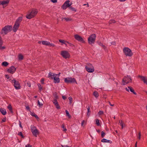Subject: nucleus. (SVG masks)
<instances>
[{
    "instance_id": "1",
    "label": "nucleus",
    "mask_w": 147,
    "mask_h": 147,
    "mask_svg": "<svg viewBox=\"0 0 147 147\" xmlns=\"http://www.w3.org/2000/svg\"><path fill=\"white\" fill-rule=\"evenodd\" d=\"M11 26H6L3 27L1 31L0 32V34L4 36L7 34L8 32L11 31L12 29Z\"/></svg>"
},
{
    "instance_id": "2",
    "label": "nucleus",
    "mask_w": 147,
    "mask_h": 147,
    "mask_svg": "<svg viewBox=\"0 0 147 147\" xmlns=\"http://www.w3.org/2000/svg\"><path fill=\"white\" fill-rule=\"evenodd\" d=\"M38 13V11L36 9H32L29 13L26 16L27 19H30L34 17Z\"/></svg>"
},
{
    "instance_id": "3",
    "label": "nucleus",
    "mask_w": 147,
    "mask_h": 147,
    "mask_svg": "<svg viewBox=\"0 0 147 147\" xmlns=\"http://www.w3.org/2000/svg\"><path fill=\"white\" fill-rule=\"evenodd\" d=\"M124 53L126 57H131L133 55L131 50L128 47H125L123 49Z\"/></svg>"
},
{
    "instance_id": "4",
    "label": "nucleus",
    "mask_w": 147,
    "mask_h": 147,
    "mask_svg": "<svg viewBox=\"0 0 147 147\" xmlns=\"http://www.w3.org/2000/svg\"><path fill=\"white\" fill-rule=\"evenodd\" d=\"M96 35L95 34H93L90 35L88 38V43L91 45L94 44L95 42Z\"/></svg>"
},
{
    "instance_id": "5",
    "label": "nucleus",
    "mask_w": 147,
    "mask_h": 147,
    "mask_svg": "<svg viewBox=\"0 0 147 147\" xmlns=\"http://www.w3.org/2000/svg\"><path fill=\"white\" fill-rule=\"evenodd\" d=\"M72 4V3H70V1L68 0L65 1L63 4L61 6V8L63 9H65L68 7H69Z\"/></svg>"
},
{
    "instance_id": "6",
    "label": "nucleus",
    "mask_w": 147,
    "mask_h": 147,
    "mask_svg": "<svg viewBox=\"0 0 147 147\" xmlns=\"http://www.w3.org/2000/svg\"><path fill=\"white\" fill-rule=\"evenodd\" d=\"M65 82L66 83H74L76 82L77 83L76 80L74 78H67L64 79Z\"/></svg>"
},
{
    "instance_id": "7",
    "label": "nucleus",
    "mask_w": 147,
    "mask_h": 147,
    "mask_svg": "<svg viewBox=\"0 0 147 147\" xmlns=\"http://www.w3.org/2000/svg\"><path fill=\"white\" fill-rule=\"evenodd\" d=\"M85 68L86 71L89 72H93L94 70L92 65L90 63L88 64L86 66Z\"/></svg>"
},
{
    "instance_id": "8",
    "label": "nucleus",
    "mask_w": 147,
    "mask_h": 147,
    "mask_svg": "<svg viewBox=\"0 0 147 147\" xmlns=\"http://www.w3.org/2000/svg\"><path fill=\"white\" fill-rule=\"evenodd\" d=\"M122 81L124 82L123 85H124L129 82H131L132 80L130 76H125L124 78L123 79Z\"/></svg>"
},
{
    "instance_id": "9",
    "label": "nucleus",
    "mask_w": 147,
    "mask_h": 147,
    "mask_svg": "<svg viewBox=\"0 0 147 147\" xmlns=\"http://www.w3.org/2000/svg\"><path fill=\"white\" fill-rule=\"evenodd\" d=\"M61 55L65 59L69 58L70 57V55L68 52L66 51H61Z\"/></svg>"
},
{
    "instance_id": "10",
    "label": "nucleus",
    "mask_w": 147,
    "mask_h": 147,
    "mask_svg": "<svg viewBox=\"0 0 147 147\" xmlns=\"http://www.w3.org/2000/svg\"><path fill=\"white\" fill-rule=\"evenodd\" d=\"M12 81L14 83V86L16 89L18 90L20 88L21 86L18 81L15 80H13Z\"/></svg>"
},
{
    "instance_id": "11",
    "label": "nucleus",
    "mask_w": 147,
    "mask_h": 147,
    "mask_svg": "<svg viewBox=\"0 0 147 147\" xmlns=\"http://www.w3.org/2000/svg\"><path fill=\"white\" fill-rule=\"evenodd\" d=\"M74 38L78 41L82 43H84L85 42L84 41L81 36L78 34H76L74 35Z\"/></svg>"
},
{
    "instance_id": "12",
    "label": "nucleus",
    "mask_w": 147,
    "mask_h": 147,
    "mask_svg": "<svg viewBox=\"0 0 147 147\" xmlns=\"http://www.w3.org/2000/svg\"><path fill=\"white\" fill-rule=\"evenodd\" d=\"M16 70V68L14 66H11L8 69L7 71L11 74H13Z\"/></svg>"
},
{
    "instance_id": "13",
    "label": "nucleus",
    "mask_w": 147,
    "mask_h": 147,
    "mask_svg": "<svg viewBox=\"0 0 147 147\" xmlns=\"http://www.w3.org/2000/svg\"><path fill=\"white\" fill-rule=\"evenodd\" d=\"M59 74H56L50 72L49 73L48 78H51L52 79H53L54 77L55 76H57L58 75V76L59 77Z\"/></svg>"
},
{
    "instance_id": "14",
    "label": "nucleus",
    "mask_w": 147,
    "mask_h": 147,
    "mask_svg": "<svg viewBox=\"0 0 147 147\" xmlns=\"http://www.w3.org/2000/svg\"><path fill=\"white\" fill-rule=\"evenodd\" d=\"M53 102L57 109H60V107L59 104L57 100H56L55 99H53Z\"/></svg>"
},
{
    "instance_id": "15",
    "label": "nucleus",
    "mask_w": 147,
    "mask_h": 147,
    "mask_svg": "<svg viewBox=\"0 0 147 147\" xmlns=\"http://www.w3.org/2000/svg\"><path fill=\"white\" fill-rule=\"evenodd\" d=\"M125 89L128 92H129V90L130 91L132 92L134 94L136 95V93L135 92L134 90L131 86H128L127 88H125Z\"/></svg>"
},
{
    "instance_id": "16",
    "label": "nucleus",
    "mask_w": 147,
    "mask_h": 147,
    "mask_svg": "<svg viewBox=\"0 0 147 147\" xmlns=\"http://www.w3.org/2000/svg\"><path fill=\"white\" fill-rule=\"evenodd\" d=\"M20 26L19 24L15 23L13 27V30L15 32H16Z\"/></svg>"
},
{
    "instance_id": "17",
    "label": "nucleus",
    "mask_w": 147,
    "mask_h": 147,
    "mask_svg": "<svg viewBox=\"0 0 147 147\" xmlns=\"http://www.w3.org/2000/svg\"><path fill=\"white\" fill-rule=\"evenodd\" d=\"M138 77L141 78L142 80L144 82V83L147 85V78L146 77L140 75L138 76Z\"/></svg>"
},
{
    "instance_id": "18",
    "label": "nucleus",
    "mask_w": 147,
    "mask_h": 147,
    "mask_svg": "<svg viewBox=\"0 0 147 147\" xmlns=\"http://www.w3.org/2000/svg\"><path fill=\"white\" fill-rule=\"evenodd\" d=\"M58 75L57 76H55L54 77V78L53 79L54 80V82L55 83H58L60 82V80L58 76Z\"/></svg>"
},
{
    "instance_id": "19",
    "label": "nucleus",
    "mask_w": 147,
    "mask_h": 147,
    "mask_svg": "<svg viewBox=\"0 0 147 147\" xmlns=\"http://www.w3.org/2000/svg\"><path fill=\"white\" fill-rule=\"evenodd\" d=\"M10 0H3L1 1V5H7L9 2Z\"/></svg>"
},
{
    "instance_id": "20",
    "label": "nucleus",
    "mask_w": 147,
    "mask_h": 147,
    "mask_svg": "<svg viewBox=\"0 0 147 147\" xmlns=\"http://www.w3.org/2000/svg\"><path fill=\"white\" fill-rule=\"evenodd\" d=\"M22 20V17H19L16 20L15 23L18 24L20 25V23Z\"/></svg>"
},
{
    "instance_id": "21",
    "label": "nucleus",
    "mask_w": 147,
    "mask_h": 147,
    "mask_svg": "<svg viewBox=\"0 0 147 147\" xmlns=\"http://www.w3.org/2000/svg\"><path fill=\"white\" fill-rule=\"evenodd\" d=\"M32 133L34 136L36 137L37 136V134H38L39 132L37 129H35V131H32Z\"/></svg>"
},
{
    "instance_id": "22",
    "label": "nucleus",
    "mask_w": 147,
    "mask_h": 147,
    "mask_svg": "<svg viewBox=\"0 0 147 147\" xmlns=\"http://www.w3.org/2000/svg\"><path fill=\"white\" fill-rule=\"evenodd\" d=\"M41 42L42 44L44 45L48 46L49 45V42L47 41H42Z\"/></svg>"
},
{
    "instance_id": "23",
    "label": "nucleus",
    "mask_w": 147,
    "mask_h": 147,
    "mask_svg": "<svg viewBox=\"0 0 147 147\" xmlns=\"http://www.w3.org/2000/svg\"><path fill=\"white\" fill-rule=\"evenodd\" d=\"M0 111L2 114L3 115H5L6 114L7 112L6 111L5 109L1 108L0 109Z\"/></svg>"
},
{
    "instance_id": "24",
    "label": "nucleus",
    "mask_w": 147,
    "mask_h": 147,
    "mask_svg": "<svg viewBox=\"0 0 147 147\" xmlns=\"http://www.w3.org/2000/svg\"><path fill=\"white\" fill-rule=\"evenodd\" d=\"M101 142H109L110 143H112V142L111 141L105 138L103 139L102 140Z\"/></svg>"
},
{
    "instance_id": "25",
    "label": "nucleus",
    "mask_w": 147,
    "mask_h": 147,
    "mask_svg": "<svg viewBox=\"0 0 147 147\" xmlns=\"http://www.w3.org/2000/svg\"><path fill=\"white\" fill-rule=\"evenodd\" d=\"M7 108L9 109L11 113H13V112L12 111V107L10 104H9L7 106Z\"/></svg>"
},
{
    "instance_id": "26",
    "label": "nucleus",
    "mask_w": 147,
    "mask_h": 147,
    "mask_svg": "<svg viewBox=\"0 0 147 147\" xmlns=\"http://www.w3.org/2000/svg\"><path fill=\"white\" fill-rule=\"evenodd\" d=\"M8 63L6 61H4L2 63L1 65L3 66L7 67L8 65Z\"/></svg>"
},
{
    "instance_id": "27",
    "label": "nucleus",
    "mask_w": 147,
    "mask_h": 147,
    "mask_svg": "<svg viewBox=\"0 0 147 147\" xmlns=\"http://www.w3.org/2000/svg\"><path fill=\"white\" fill-rule=\"evenodd\" d=\"M37 129L36 127L34 126V125H31V131L32 132V131H35V129Z\"/></svg>"
},
{
    "instance_id": "28",
    "label": "nucleus",
    "mask_w": 147,
    "mask_h": 147,
    "mask_svg": "<svg viewBox=\"0 0 147 147\" xmlns=\"http://www.w3.org/2000/svg\"><path fill=\"white\" fill-rule=\"evenodd\" d=\"M53 96L54 97V98L53 99H55L56 100H57V99L58 98V96H57V93L55 92Z\"/></svg>"
},
{
    "instance_id": "29",
    "label": "nucleus",
    "mask_w": 147,
    "mask_h": 147,
    "mask_svg": "<svg viewBox=\"0 0 147 147\" xmlns=\"http://www.w3.org/2000/svg\"><path fill=\"white\" fill-rule=\"evenodd\" d=\"M59 41L61 43H62L63 44H65L66 45H67L66 44V42L67 43V42L66 41H65L63 40L62 39H60L59 40Z\"/></svg>"
},
{
    "instance_id": "30",
    "label": "nucleus",
    "mask_w": 147,
    "mask_h": 147,
    "mask_svg": "<svg viewBox=\"0 0 147 147\" xmlns=\"http://www.w3.org/2000/svg\"><path fill=\"white\" fill-rule=\"evenodd\" d=\"M18 58L19 60H22L23 59V56L21 54H19L18 56Z\"/></svg>"
},
{
    "instance_id": "31",
    "label": "nucleus",
    "mask_w": 147,
    "mask_h": 147,
    "mask_svg": "<svg viewBox=\"0 0 147 147\" xmlns=\"http://www.w3.org/2000/svg\"><path fill=\"white\" fill-rule=\"evenodd\" d=\"M93 95L96 98L98 97L99 96L98 92L96 91H94L93 92Z\"/></svg>"
},
{
    "instance_id": "32",
    "label": "nucleus",
    "mask_w": 147,
    "mask_h": 147,
    "mask_svg": "<svg viewBox=\"0 0 147 147\" xmlns=\"http://www.w3.org/2000/svg\"><path fill=\"white\" fill-rule=\"evenodd\" d=\"M63 19H65V20L66 21H70L71 20V19L66 18H62V20H63Z\"/></svg>"
},
{
    "instance_id": "33",
    "label": "nucleus",
    "mask_w": 147,
    "mask_h": 147,
    "mask_svg": "<svg viewBox=\"0 0 147 147\" xmlns=\"http://www.w3.org/2000/svg\"><path fill=\"white\" fill-rule=\"evenodd\" d=\"M65 113H66V116H68L69 118H71V116L69 115V113L68 112V111L67 110H65Z\"/></svg>"
},
{
    "instance_id": "34",
    "label": "nucleus",
    "mask_w": 147,
    "mask_h": 147,
    "mask_svg": "<svg viewBox=\"0 0 147 147\" xmlns=\"http://www.w3.org/2000/svg\"><path fill=\"white\" fill-rule=\"evenodd\" d=\"M69 8L72 11H74L75 12H76L77 11L76 9L75 8L72 7V6H70L69 7Z\"/></svg>"
},
{
    "instance_id": "35",
    "label": "nucleus",
    "mask_w": 147,
    "mask_h": 147,
    "mask_svg": "<svg viewBox=\"0 0 147 147\" xmlns=\"http://www.w3.org/2000/svg\"><path fill=\"white\" fill-rule=\"evenodd\" d=\"M96 123L98 126H99L100 125L99 120L98 119H96Z\"/></svg>"
},
{
    "instance_id": "36",
    "label": "nucleus",
    "mask_w": 147,
    "mask_h": 147,
    "mask_svg": "<svg viewBox=\"0 0 147 147\" xmlns=\"http://www.w3.org/2000/svg\"><path fill=\"white\" fill-rule=\"evenodd\" d=\"M62 128L63 129V131H67L65 127V125L64 124H63L61 126Z\"/></svg>"
},
{
    "instance_id": "37",
    "label": "nucleus",
    "mask_w": 147,
    "mask_h": 147,
    "mask_svg": "<svg viewBox=\"0 0 147 147\" xmlns=\"http://www.w3.org/2000/svg\"><path fill=\"white\" fill-rule=\"evenodd\" d=\"M38 104L40 107H41L43 105V104L42 103H40L39 100L38 101Z\"/></svg>"
},
{
    "instance_id": "38",
    "label": "nucleus",
    "mask_w": 147,
    "mask_h": 147,
    "mask_svg": "<svg viewBox=\"0 0 147 147\" xmlns=\"http://www.w3.org/2000/svg\"><path fill=\"white\" fill-rule=\"evenodd\" d=\"M115 21L114 20H110L109 22V23L110 24L113 23H115Z\"/></svg>"
},
{
    "instance_id": "39",
    "label": "nucleus",
    "mask_w": 147,
    "mask_h": 147,
    "mask_svg": "<svg viewBox=\"0 0 147 147\" xmlns=\"http://www.w3.org/2000/svg\"><path fill=\"white\" fill-rule=\"evenodd\" d=\"M37 85L38 86V88L40 90H41L42 89V88L41 87V85L39 83Z\"/></svg>"
},
{
    "instance_id": "40",
    "label": "nucleus",
    "mask_w": 147,
    "mask_h": 147,
    "mask_svg": "<svg viewBox=\"0 0 147 147\" xmlns=\"http://www.w3.org/2000/svg\"><path fill=\"white\" fill-rule=\"evenodd\" d=\"M31 115L32 116H34V117H35L36 118H37H37H38V116H37L36 114H35L34 113H31Z\"/></svg>"
},
{
    "instance_id": "41",
    "label": "nucleus",
    "mask_w": 147,
    "mask_h": 147,
    "mask_svg": "<svg viewBox=\"0 0 147 147\" xmlns=\"http://www.w3.org/2000/svg\"><path fill=\"white\" fill-rule=\"evenodd\" d=\"M18 135H19V136H21L22 138H24V137L23 135L22 132H19L18 134Z\"/></svg>"
},
{
    "instance_id": "42",
    "label": "nucleus",
    "mask_w": 147,
    "mask_h": 147,
    "mask_svg": "<svg viewBox=\"0 0 147 147\" xmlns=\"http://www.w3.org/2000/svg\"><path fill=\"white\" fill-rule=\"evenodd\" d=\"M68 99L69 101V104H71L72 103V98L71 97L68 98Z\"/></svg>"
},
{
    "instance_id": "43",
    "label": "nucleus",
    "mask_w": 147,
    "mask_h": 147,
    "mask_svg": "<svg viewBox=\"0 0 147 147\" xmlns=\"http://www.w3.org/2000/svg\"><path fill=\"white\" fill-rule=\"evenodd\" d=\"M123 125L124 123L121 120V122H120V125L121 127V128L123 129Z\"/></svg>"
},
{
    "instance_id": "44",
    "label": "nucleus",
    "mask_w": 147,
    "mask_h": 147,
    "mask_svg": "<svg viewBox=\"0 0 147 147\" xmlns=\"http://www.w3.org/2000/svg\"><path fill=\"white\" fill-rule=\"evenodd\" d=\"M3 44V41L2 40V38L0 36V47L2 46Z\"/></svg>"
},
{
    "instance_id": "45",
    "label": "nucleus",
    "mask_w": 147,
    "mask_h": 147,
    "mask_svg": "<svg viewBox=\"0 0 147 147\" xmlns=\"http://www.w3.org/2000/svg\"><path fill=\"white\" fill-rule=\"evenodd\" d=\"M105 135V133L103 131L101 132V137L102 138H103Z\"/></svg>"
},
{
    "instance_id": "46",
    "label": "nucleus",
    "mask_w": 147,
    "mask_h": 147,
    "mask_svg": "<svg viewBox=\"0 0 147 147\" xmlns=\"http://www.w3.org/2000/svg\"><path fill=\"white\" fill-rule=\"evenodd\" d=\"M103 112L102 111H100L98 113V114L99 115H102L103 114Z\"/></svg>"
},
{
    "instance_id": "47",
    "label": "nucleus",
    "mask_w": 147,
    "mask_h": 147,
    "mask_svg": "<svg viewBox=\"0 0 147 147\" xmlns=\"http://www.w3.org/2000/svg\"><path fill=\"white\" fill-rule=\"evenodd\" d=\"M50 47H54L55 46V45L54 44H52V43H51L49 42V45H48Z\"/></svg>"
},
{
    "instance_id": "48",
    "label": "nucleus",
    "mask_w": 147,
    "mask_h": 147,
    "mask_svg": "<svg viewBox=\"0 0 147 147\" xmlns=\"http://www.w3.org/2000/svg\"><path fill=\"white\" fill-rule=\"evenodd\" d=\"M141 136V134L140 132H139V133H138V139L139 140H140V139Z\"/></svg>"
},
{
    "instance_id": "49",
    "label": "nucleus",
    "mask_w": 147,
    "mask_h": 147,
    "mask_svg": "<svg viewBox=\"0 0 147 147\" xmlns=\"http://www.w3.org/2000/svg\"><path fill=\"white\" fill-rule=\"evenodd\" d=\"M67 43H68L69 45V46L70 47H73L74 46V45L73 44L70 43H69L68 42H67Z\"/></svg>"
},
{
    "instance_id": "50",
    "label": "nucleus",
    "mask_w": 147,
    "mask_h": 147,
    "mask_svg": "<svg viewBox=\"0 0 147 147\" xmlns=\"http://www.w3.org/2000/svg\"><path fill=\"white\" fill-rule=\"evenodd\" d=\"M44 78H42L41 80V84H44Z\"/></svg>"
},
{
    "instance_id": "51",
    "label": "nucleus",
    "mask_w": 147,
    "mask_h": 147,
    "mask_svg": "<svg viewBox=\"0 0 147 147\" xmlns=\"http://www.w3.org/2000/svg\"><path fill=\"white\" fill-rule=\"evenodd\" d=\"M5 77L7 78V79H8L9 78L10 76L9 75H5Z\"/></svg>"
},
{
    "instance_id": "52",
    "label": "nucleus",
    "mask_w": 147,
    "mask_h": 147,
    "mask_svg": "<svg viewBox=\"0 0 147 147\" xmlns=\"http://www.w3.org/2000/svg\"><path fill=\"white\" fill-rule=\"evenodd\" d=\"M88 110V112L90 113V107L88 106V108H87Z\"/></svg>"
},
{
    "instance_id": "53",
    "label": "nucleus",
    "mask_w": 147,
    "mask_h": 147,
    "mask_svg": "<svg viewBox=\"0 0 147 147\" xmlns=\"http://www.w3.org/2000/svg\"><path fill=\"white\" fill-rule=\"evenodd\" d=\"M86 123L85 121L84 120H83L81 123L82 126H83L84 123Z\"/></svg>"
},
{
    "instance_id": "54",
    "label": "nucleus",
    "mask_w": 147,
    "mask_h": 147,
    "mask_svg": "<svg viewBox=\"0 0 147 147\" xmlns=\"http://www.w3.org/2000/svg\"><path fill=\"white\" fill-rule=\"evenodd\" d=\"M51 1L53 3H55L57 2V0H51Z\"/></svg>"
},
{
    "instance_id": "55",
    "label": "nucleus",
    "mask_w": 147,
    "mask_h": 147,
    "mask_svg": "<svg viewBox=\"0 0 147 147\" xmlns=\"http://www.w3.org/2000/svg\"><path fill=\"white\" fill-rule=\"evenodd\" d=\"M111 44L114 45H116V43L115 42H111Z\"/></svg>"
},
{
    "instance_id": "56",
    "label": "nucleus",
    "mask_w": 147,
    "mask_h": 147,
    "mask_svg": "<svg viewBox=\"0 0 147 147\" xmlns=\"http://www.w3.org/2000/svg\"><path fill=\"white\" fill-rule=\"evenodd\" d=\"M5 47L4 46L1 47V46L0 47V49H5Z\"/></svg>"
},
{
    "instance_id": "57",
    "label": "nucleus",
    "mask_w": 147,
    "mask_h": 147,
    "mask_svg": "<svg viewBox=\"0 0 147 147\" xmlns=\"http://www.w3.org/2000/svg\"><path fill=\"white\" fill-rule=\"evenodd\" d=\"M27 85L29 87H30V82H28L27 83Z\"/></svg>"
},
{
    "instance_id": "58",
    "label": "nucleus",
    "mask_w": 147,
    "mask_h": 147,
    "mask_svg": "<svg viewBox=\"0 0 147 147\" xmlns=\"http://www.w3.org/2000/svg\"><path fill=\"white\" fill-rule=\"evenodd\" d=\"M102 47L104 48V49H105L106 48V47L104 45H102Z\"/></svg>"
},
{
    "instance_id": "59",
    "label": "nucleus",
    "mask_w": 147,
    "mask_h": 147,
    "mask_svg": "<svg viewBox=\"0 0 147 147\" xmlns=\"http://www.w3.org/2000/svg\"><path fill=\"white\" fill-rule=\"evenodd\" d=\"M31 146L30 145V144H28L26 146V147H31Z\"/></svg>"
},
{
    "instance_id": "60",
    "label": "nucleus",
    "mask_w": 147,
    "mask_h": 147,
    "mask_svg": "<svg viewBox=\"0 0 147 147\" xmlns=\"http://www.w3.org/2000/svg\"><path fill=\"white\" fill-rule=\"evenodd\" d=\"M98 44L100 46H101L103 45L102 44L101 42H98Z\"/></svg>"
},
{
    "instance_id": "61",
    "label": "nucleus",
    "mask_w": 147,
    "mask_h": 147,
    "mask_svg": "<svg viewBox=\"0 0 147 147\" xmlns=\"http://www.w3.org/2000/svg\"><path fill=\"white\" fill-rule=\"evenodd\" d=\"M62 97L63 99L64 100H65L66 98V96H62Z\"/></svg>"
},
{
    "instance_id": "62",
    "label": "nucleus",
    "mask_w": 147,
    "mask_h": 147,
    "mask_svg": "<svg viewBox=\"0 0 147 147\" xmlns=\"http://www.w3.org/2000/svg\"><path fill=\"white\" fill-rule=\"evenodd\" d=\"M109 105L111 106H114V104H111V103L110 102H109Z\"/></svg>"
},
{
    "instance_id": "63",
    "label": "nucleus",
    "mask_w": 147,
    "mask_h": 147,
    "mask_svg": "<svg viewBox=\"0 0 147 147\" xmlns=\"http://www.w3.org/2000/svg\"><path fill=\"white\" fill-rule=\"evenodd\" d=\"M26 108L27 110H29L30 109V107L28 106H26Z\"/></svg>"
},
{
    "instance_id": "64",
    "label": "nucleus",
    "mask_w": 147,
    "mask_h": 147,
    "mask_svg": "<svg viewBox=\"0 0 147 147\" xmlns=\"http://www.w3.org/2000/svg\"><path fill=\"white\" fill-rule=\"evenodd\" d=\"M61 146L62 147H70L69 146H65V145L63 146L62 145H61Z\"/></svg>"
}]
</instances>
